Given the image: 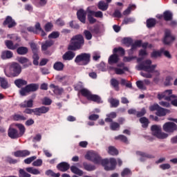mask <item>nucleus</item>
<instances>
[{
  "mask_svg": "<svg viewBox=\"0 0 177 177\" xmlns=\"http://www.w3.org/2000/svg\"><path fill=\"white\" fill-rule=\"evenodd\" d=\"M49 111V107L47 106H41L39 108H35L33 109H31L30 108H26L24 113L25 114H34L35 115L41 116L42 114H46Z\"/></svg>",
  "mask_w": 177,
  "mask_h": 177,
  "instance_id": "nucleus-7",
  "label": "nucleus"
},
{
  "mask_svg": "<svg viewBox=\"0 0 177 177\" xmlns=\"http://www.w3.org/2000/svg\"><path fill=\"white\" fill-rule=\"evenodd\" d=\"M17 60L20 63V64H24L23 68H27L30 67V66H32V64L31 63V62H30V59H28V58L27 57H18L17 58Z\"/></svg>",
  "mask_w": 177,
  "mask_h": 177,
  "instance_id": "nucleus-14",
  "label": "nucleus"
},
{
  "mask_svg": "<svg viewBox=\"0 0 177 177\" xmlns=\"http://www.w3.org/2000/svg\"><path fill=\"white\" fill-rule=\"evenodd\" d=\"M74 88H75V91H79L80 93H81V91L85 89V88H83L84 86H82V83L81 82L77 83L76 85H75Z\"/></svg>",
  "mask_w": 177,
  "mask_h": 177,
  "instance_id": "nucleus-61",
  "label": "nucleus"
},
{
  "mask_svg": "<svg viewBox=\"0 0 177 177\" xmlns=\"http://www.w3.org/2000/svg\"><path fill=\"white\" fill-rule=\"evenodd\" d=\"M110 103L112 107H118L120 106V101L118 100H115L114 98H111L110 100Z\"/></svg>",
  "mask_w": 177,
  "mask_h": 177,
  "instance_id": "nucleus-53",
  "label": "nucleus"
},
{
  "mask_svg": "<svg viewBox=\"0 0 177 177\" xmlns=\"http://www.w3.org/2000/svg\"><path fill=\"white\" fill-rule=\"evenodd\" d=\"M42 104L44 106H50L52 104V100L46 97L43 100Z\"/></svg>",
  "mask_w": 177,
  "mask_h": 177,
  "instance_id": "nucleus-58",
  "label": "nucleus"
},
{
  "mask_svg": "<svg viewBox=\"0 0 177 177\" xmlns=\"http://www.w3.org/2000/svg\"><path fill=\"white\" fill-rule=\"evenodd\" d=\"M31 154V152L27 149L25 150H19L15 152H14L15 157H28V156H30Z\"/></svg>",
  "mask_w": 177,
  "mask_h": 177,
  "instance_id": "nucleus-20",
  "label": "nucleus"
},
{
  "mask_svg": "<svg viewBox=\"0 0 177 177\" xmlns=\"http://www.w3.org/2000/svg\"><path fill=\"white\" fill-rule=\"evenodd\" d=\"M35 160H37V156H34L30 158H27L24 161L25 164H31L32 161H35Z\"/></svg>",
  "mask_w": 177,
  "mask_h": 177,
  "instance_id": "nucleus-60",
  "label": "nucleus"
},
{
  "mask_svg": "<svg viewBox=\"0 0 177 177\" xmlns=\"http://www.w3.org/2000/svg\"><path fill=\"white\" fill-rule=\"evenodd\" d=\"M168 113V109H165L161 106H159L158 111L156 112V115L158 117H165Z\"/></svg>",
  "mask_w": 177,
  "mask_h": 177,
  "instance_id": "nucleus-29",
  "label": "nucleus"
},
{
  "mask_svg": "<svg viewBox=\"0 0 177 177\" xmlns=\"http://www.w3.org/2000/svg\"><path fill=\"white\" fill-rule=\"evenodd\" d=\"M3 26L4 27H8V28H13L17 26L16 21L10 16H7L3 22Z\"/></svg>",
  "mask_w": 177,
  "mask_h": 177,
  "instance_id": "nucleus-13",
  "label": "nucleus"
},
{
  "mask_svg": "<svg viewBox=\"0 0 177 177\" xmlns=\"http://www.w3.org/2000/svg\"><path fill=\"white\" fill-rule=\"evenodd\" d=\"M83 34L85 36L86 39H87L88 41L92 39V33L91 32V31L88 30H84Z\"/></svg>",
  "mask_w": 177,
  "mask_h": 177,
  "instance_id": "nucleus-52",
  "label": "nucleus"
},
{
  "mask_svg": "<svg viewBox=\"0 0 177 177\" xmlns=\"http://www.w3.org/2000/svg\"><path fill=\"white\" fill-rule=\"evenodd\" d=\"M17 53L21 55H27L28 53V48L24 46L19 47L17 49Z\"/></svg>",
  "mask_w": 177,
  "mask_h": 177,
  "instance_id": "nucleus-34",
  "label": "nucleus"
},
{
  "mask_svg": "<svg viewBox=\"0 0 177 177\" xmlns=\"http://www.w3.org/2000/svg\"><path fill=\"white\" fill-rule=\"evenodd\" d=\"M53 68L56 71H63L64 70V64L62 62H57L54 64Z\"/></svg>",
  "mask_w": 177,
  "mask_h": 177,
  "instance_id": "nucleus-30",
  "label": "nucleus"
},
{
  "mask_svg": "<svg viewBox=\"0 0 177 177\" xmlns=\"http://www.w3.org/2000/svg\"><path fill=\"white\" fill-rule=\"evenodd\" d=\"M175 98H176V95H172V90H166L163 93L158 94V99L159 100L164 99L167 102H171V100H174Z\"/></svg>",
  "mask_w": 177,
  "mask_h": 177,
  "instance_id": "nucleus-10",
  "label": "nucleus"
},
{
  "mask_svg": "<svg viewBox=\"0 0 177 177\" xmlns=\"http://www.w3.org/2000/svg\"><path fill=\"white\" fill-rule=\"evenodd\" d=\"M30 48L32 50V53H38V46L35 43L30 44Z\"/></svg>",
  "mask_w": 177,
  "mask_h": 177,
  "instance_id": "nucleus-55",
  "label": "nucleus"
},
{
  "mask_svg": "<svg viewBox=\"0 0 177 177\" xmlns=\"http://www.w3.org/2000/svg\"><path fill=\"white\" fill-rule=\"evenodd\" d=\"M132 174V171H131V169H128V168H125L121 173V176L122 177H125V176H128V175H131Z\"/></svg>",
  "mask_w": 177,
  "mask_h": 177,
  "instance_id": "nucleus-54",
  "label": "nucleus"
},
{
  "mask_svg": "<svg viewBox=\"0 0 177 177\" xmlns=\"http://www.w3.org/2000/svg\"><path fill=\"white\" fill-rule=\"evenodd\" d=\"M115 140H120V142H122L123 143H128V138L124 135H119L116 137H115Z\"/></svg>",
  "mask_w": 177,
  "mask_h": 177,
  "instance_id": "nucleus-46",
  "label": "nucleus"
},
{
  "mask_svg": "<svg viewBox=\"0 0 177 177\" xmlns=\"http://www.w3.org/2000/svg\"><path fill=\"white\" fill-rule=\"evenodd\" d=\"M60 37V33L59 32H53L48 35V38H52L53 39H56Z\"/></svg>",
  "mask_w": 177,
  "mask_h": 177,
  "instance_id": "nucleus-59",
  "label": "nucleus"
},
{
  "mask_svg": "<svg viewBox=\"0 0 177 177\" xmlns=\"http://www.w3.org/2000/svg\"><path fill=\"white\" fill-rule=\"evenodd\" d=\"M163 19L165 21H172L174 15L169 10H166L163 12Z\"/></svg>",
  "mask_w": 177,
  "mask_h": 177,
  "instance_id": "nucleus-25",
  "label": "nucleus"
},
{
  "mask_svg": "<svg viewBox=\"0 0 177 177\" xmlns=\"http://www.w3.org/2000/svg\"><path fill=\"white\" fill-rule=\"evenodd\" d=\"M19 106L21 109H31L34 106V100H32V99L25 100L24 102L21 103Z\"/></svg>",
  "mask_w": 177,
  "mask_h": 177,
  "instance_id": "nucleus-21",
  "label": "nucleus"
},
{
  "mask_svg": "<svg viewBox=\"0 0 177 177\" xmlns=\"http://www.w3.org/2000/svg\"><path fill=\"white\" fill-rule=\"evenodd\" d=\"M75 57V53L73 52L71 50L66 51L63 55L62 59L65 61L73 60Z\"/></svg>",
  "mask_w": 177,
  "mask_h": 177,
  "instance_id": "nucleus-19",
  "label": "nucleus"
},
{
  "mask_svg": "<svg viewBox=\"0 0 177 177\" xmlns=\"http://www.w3.org/2000/svg\"><path fill=\"white\" fill-rule=\"evenodd\" d=\"M38 89H39V84L31 83L26 84L25 87L21 88L19 91V93L21 96H26L27 93H30V92H37Z\"/></svg>",
  "mask_w": 177,
  "mask_h": 177,
  "instance_id": "nucleus-9",
  "label": "nucleus"
},
{
  "mask_svg": "<svg viewBox=\"0 0 177 177\" xmlns=\"http://www.w3.org/2000/svg\"><path fill=\"white\" fill-rule=\"evenodd\" d=\"M21 66L17 62H12L9 67L10 73L5 71L6 77H19L21 74Z\"/></svg>",
  "mask_w": 177,
  "mask_h": 177,
  "instance_id": "nucleus-3",
  "label": "nucleus"
},
{
  "mask_svg": "<svg viewBox=\"0 0 177 177\" xmlns=\"http://www.w3.org/2000/svg\"><path fill=\"white\" fill-rule=\"evenodd\" d=\"M0 86H1L3 89H8V88H9V83L5 77H0Z\"/></svg>",
  "mask_w": 177,
  "mask_h": 177,
  "instance_id": "nucleus-37",
  "label": "nucleus"
},
{
  "mask_svg": "<svg viewBox=\"0 0 177 177\" xmlns=\"http://www.w3.org/2000/svg\"><path fill=\"white\" fill-rule=\"evenodd\" d=\"M80 92L82 96L86 97L87 100L95 102V103H100V102H102V98L99 95L96 94H92V93L86 88L81 90Z\"/></svg>",
  "mask_w": 177,
  "mask_h": 177,
  "instance_id": "nucleus-6",
  "label": "nucleus"
},
{
  "mask_svg": "<svg viewBox=\"0 0 177 177\" xmlns=\"http://www.w3.org/2000/svg\"><path fill=\"white\" fill-rule=\"evenodd\" d=\"M136 86L138 89H142V91H146V87L144 84V82L141 80H138L136 82Z\"/></svg>",
  "mask_w": 177,
  "mask_h": 177,
  "instance_id": "nucleus-51",
  "label": "nucleus"
},
{
  "mask_svg": "<svg viewBox=\"0 0 177 177\" xmlns=\"http://www.w3.org/2000/svg\"><path fill=\"white\" fill-rule=\"evenodd\" d=\"M71 171L73 174H75V175H77L78 176H82V175H84V171L80 169L77 166H71Z\"/></svg>",
  "mask_w": 177,
  "mask_h": 177,
  "instance_id": "nucleus-28",
  "label": "nucleus"
},
{
  "mask_svg": "<svg viewBox=\"0 0 177 177\" xmlns=\"http://www.w3.org/2000/svg\"><path fill=\"white\" fill-rule=\"evenodd\" d=\"M35 27L36 30H37L38 33L41 32V37H46V32H45V30L42 29V27H41V24H39V22H37L35 24Z\"/></svg>",
  "mask_w": 177,
  "mask_h": 177,
  "instance_id": "nucleus-42",
  "label": "nucleus"
},
{
  "mask_svg": "<svg viewBox=\"0 0 177 177\" xmlns=\"http://www.w3.org/2000/svg\"><path fill=\"white\" fill-rule=\"evenodd\" d=\"M139 121L141 124H142V127L145 129L149 127V124H150L149 119L146 117L140 118Z\"/></svg>",
  "mask_w": 177,
  "mask_h": 177,
  "instance_id": "nucleus-39",
  "label": "nucleus"
},
{
  "mask_svg": "<svg viewBox=\"0 0 177 177\" xmlns=\"http://www.w3.org/2000/svg\"><path fill=\"white\" fill-rule=\"evenodd\" d=\"M160 109V105L158 104H153L149 106V111H158Z\"/></svg>",
  "mask_w": 177,
  "mask_h": 177,
  "instance_id": "nucleus-62",
  "label": "nucleus"
},
{
  "mask_svg": "<svg viewBox=\"0 0 177 177\" xmlns=\"http://www.w3.org/2000/svg\"><path fill=\"white\" fill-rule=\"evenodd\" d=\"M19 177H31V174H28L24 169H20L19 170Z\"/></svg>",
  "mask_w": 177,
  "mask_h": 177,
  "instance_id": "nucleus-47",
  "label": "nucleus"
},
{
  "mask_svg": "<svg viewBox=\"0 0 177 177\" xmlns=\"http://www.w3.org/2000/svg\"><path fill=\"white\" fill-rule=\"evenodd\" d=\"M77 17L78 20L85 24L86 23V12L84 9H80L77 12Z\"/></svg>",
  "mask_w": 177,
  "mask_h": 177,
  "instance_id": "nucleus-15",
  "label": "nucleus"
},
{
  "mask_svg": "<svg viewBox=\"0 0 177 177\" xmlns=\"http://www.w3.org/2000/svg\"><path fill=\"white\" fill-rule=\"evenodd\" d=\"M26 172L32 174V175H39V174H41V171H39V170L34 167H26Z\"/></svg>",
  "mask_w": 177,
  "mask_h": 177,
  "instance_id": "nucleus-40",
  "label": "nucleus"
},
{
  "mask_svg": "<svg viewBox=\"0 0 177 177\" xmlns=\"http://www.w3.org/2000/svg\"><path fill=\"white\" fill-rule=\"evenodd\" d=\"M54 42L52 40H46L41 44V50H48V48H50L53 45Z\"/></svg>",
  "mask_w": 177,
  "mask_h": 177,
  "instance_id": "nucleus-32",
  "label": "nucleus"
},
{
  "mask_svg": "<svg viewBox=\"0 0 177 177\" xmlns=\"http://www.w3.org/2000/svg\"><path fill=\"white\" fill-rule=\"evenodd\" d=\"M57 170L61 171V172H67V171L70 169V164L66 162H62L57 165Z\"/></svg>",
  "mask_w": 177,
  "mask_h": 177,
  "instance_id": "nucleus-18",
  "label": "nucleus"
},
{
  "mask_svg": "<svg viewBox=\"0 0 177 177\" xmlns=\"http://www.w3.org/2000/svg\"><path fill=\"white\" fill-rule=\"evenodd\" d=\"M156 24H157V21L154 18H149L147 20V28H153L156 27Z\"/></svg>",
  "mask_w": 177,
  "mask_h": 177,
  "instance_id": "nucleus-31",
  "label": "nucleus"
},
{
  "mask_svg": "<svg viewBox=\"0 0 177 177\" xmlns=\"http://www.w3.org/2000/svg\"><path fill=\"white\" fill-rule=\"evenodd\" d=\"M89 30L93 34H99V32H100V26L96 24L94 25L93 27L89 28Z\"/></svg>",
  "mask_w": 177,
  "mask_h": 177,
  "instance_id": "nucleus-45",
  "label": "nucleus"
},
{
  "mask_svg": "<svg viewBox=\"0 0 177 177\" xmlns=\"http://www.w3.org/2000/svg\"><path fill=\"white\" fill-rule=\"evenodd\" d=\"M83 167H84V169H85V171H88V172L95 171V169H96V166L93 165L88 164L86 162H83Z\"/></svg>",
  "mask_w": 177,
  "mask_h": 177,
  "instance_id": "nucleus-33",
  "label": "nucleus"
},
{
  "mask_svg": "<svg viewBox=\"0 0 177 177\" xmlns=\"http://www.w3.org/2000/svg\"><path fill=\"white\" fill-rule=\"evenodd\" d=\"M85 158L88 160V161H92L94 164H97L102 165L105 171H114L117 165V160L114 158H111L109 159H102L100 155L95 151L88 152Z\"/></svg>",
  "mask_w": 177,
  "mask_h": 177,
  "instance_id": "nucleus-1",
  "label": "nucleus"
},
{
  "mask_svg": "<svg viewBox=\"0 0 177 177\" xmlns=\"http://www.w3.org/2000/svg\"><path fill=\"white\" fill-rule=\"evenodd\" d=\"M156 67H157L156 64L146 66L144 64H141L140 65V70H143V71H146V73H154V70H156Z\"/></svg>",
  "mask_w": 177,
  "mask_h": 177,
  "instance_id": "nucleus-16",
  "label": "nucleus"
},
{
  "mask_svg": "<svg viewBox=\"0 0 177 177\" xmlns=\"http://www.w3.org/2000/svg\"><path fill=\"white\" fill-rule=\"evenodd\" d=\"M85 44L82 35H76L71 39V44L68 46V50H80Z\"/></svg>",
  "mask_w": 177,
  "mask_h": 177,
  "instance_id": "nucleus-2",
  "label": "nucleus"
},
{
  "mask_svg": "<svg viewBox=\"0 0 177 177\" xmlns=\"http://www.w3.org/2000/svg\"><path fill=\"white\" fill-rule=\"evenodd\" d=\"M137 154L138 156H140V161H146V158H154V156L153 155H150L149 153H146L145 152L142 151H137Z\"/></svg>",
  "mask_w": 177,
  "mask_h": 177,
  "instance_id": "nucleus-24",
  "label": "nucleus"
},
{
  "mask_svg": "<svg viewBox=\"0 0 177 177\" xmlns=\"http://www.w3.org/2000/svg\"><path fill=\"white\" fill-rule=\"evenodd\" d=\"M1 57L2 60H8V59H12L13 57V53L10 50H3L1 52Z\"/></svg>",
  "mask_w": 177,
  "mask_h": 177,
  "instance_id": "nucleus-22",
  "label": "nucleus"
},
{
  "mask_svg": "<svg viewBox=\"0 0 177 177\" xmlns=\"http://www.w3.org/2000/svg\"><path fill=\"white\" fill-rule=\"evenodd\" d=\"M151 131L153 136H155L157 139H167L169 136L168 133L162 132L161 127L157 124H153L151 127Z\"/></svg>",
  "mask_w": 177,
  "mask_h": 177,
  "instance_id": "nucleus-8",
  "label": "nucleus"
},
{
  "mask_svg": "<svg viewBox=\"0 0 177 177\" xmlns=\"http://www.w3.org/2000/svg\"><path fill=\"white\" fill-rule=\"evenodd\" d=\"M162 129L167 133H174L177 131V125L174 122H167L163 124Z\"/></svg>",
  "mask_w": 177,
  "mask_h": 177,
  "instance_id": "nucleus-11",
  "label": "nucleus"
},
{
  "mask_svg": "<svg viewBox=\"0 0 177 177\" xmlns=\"http://www.w3.org/2000/svg\"><path fill=\"white\" fill-rule=\"evenodd\" d=\"M15 85L18 88H21L22 86H27V81L23 79H17L14 81Z\"/></svg>",
  "mask_w": 177,
  "mask_h": 177,
  "instance_id": "nucleus-27",
  "label": "nucleus"
},
{
  "mask_svg": "<svg viewBox=\"0 0 177 177\" xmlns=\"http://www.w3.org/2000/svg\"><path fill=\"white\" fill-rule=\"evenodd\" d=\"M146 113H147L146 109L142 108L140 111H137L136 117L138 118H140V117H141V118H142L143 117V115H145L146 114Z\"/></svg>",
  "mask_w": 177,
  "mask_h": 177,
  "instance_id": "nucleus-56",
  "label": "nucleus"
},
{
  "mask_svg": "<svg viewBox=\"0 0 177 177\" xmlns=\"http://www.w3.org/2000/svg\"><path fill=\"white\" fill-rule=\"evenodd\" d=\"M135 19L131 17H126L123 20V24H129V23H133Z\"/></svg>",
  "mask_w": 177,
  "mask_h": 177,
  "instance_id": "nucleus-63",
  "label": "nucleus"
},
{
  "mask_svg": "<svg viewBox=\"0 0 177 177\" xmlns=\"http://www.w3.org/2000/svg\"><path fill=\"white\" fill-rule=\"evenodd\" d=\"M33 167H41L42 165V160L41 159H37L32 162Z\"/></svg>",
  "mask_w": 177,
  "mask_h": 177,
  "instance_id": "nucleus-64",
  "label": "nucleus"
},
{
  "mask_svg": "<svg viewBox=\"0 0 177 177\" xmlns=\"http://www.w3.org/2000/svg\"><path fill=\"white\" fill-rule=\"evenodd\" d=\"M110 128L111 131H117V129H120V124L117 122H112L110 124Z\"/></svg>",
  "mask_w": 177,
  "mask_h": 177,
  "instance_id": "nucleus-50",
  "label": "nucleus"
},
{
  "mask_svg": "<svg viewBox=\"0 0 177 177\" xmlns=\"http://www.w3.org/2000/svg\"><path fill=\"white\" fill-rule=\"evenodd\" d=\"M113 54L109 58V64H115L118 63L120 58H118V55L115 53H119L120 55H122V56H124V55H125V50L122 47L115 48H113Z\"/></svg>",
  "mask_w": 177,
  "mask_h": 177,
  "instance_id": "nucleus-5",
  "label": "nucleus"
},
{
  "mask_svg": "<svg viewBox=\"0 0 177 177\" xmlns=\"http://www.w3.org/2000/svg\"><path fill=\"white\" fill-rule=\"evenodd\" d=\"M122 44H124V45H126L127 48H129V46H131L132 44H133V39H132V38L131 37H124L122 39Z\"/></svg>",
  "mask_w": 177,
  "mask_h": 177,
  "instance_id": "nucleus-41",
  "label": "nucleus"
},
{
  "mask_svg": "<svg viewBox=\"0 0 177 177\" xmlns=\"http://www.w3.org/2000/svg\"><path fill=\"white\" fill-rule=\"evenodd\" d=\"M136 9V6H135L134 4L133 5H129V7L127 8V10H125L123 12V15L124 16H127L128 15L131 14V12H132V10H135Z\"/></svg>",
  "mask_w": 177,
  "mask_h": 177,
  "instance_id": "nucleus-43",
  "label": "nucleus"
},
{
  "mask_svg": "<svg viewBox=\"0 0 177 177\" xmlns=\"http://www.w3.org/2000/svg\"><path fill=\"white\" fill-rule=\"evenodd\" d=\"M174 80V77H172V76L171 75H168L166 77L164 84L165 86H169L171 85H172V84L171 83V81Z\"/></svg>",
  "mask_w": 177,
  "mask_h": 177,
  "instance_id": "nucleus-49",
  "label": "nucleus"
},
{
  "mask_svg": "<svg viewBox=\"0 0 177 177\" xmlns=\"http://www.w3.org/2000/svg\"><path fill=\"white\" fill-rule=\"evenodd\" d=\"M12 120H14V121H26L27 118L23 115L15 113L12 115Z\"/></svg>",
  "mask_w": 177,
  "mask_h": 177,
  "instance_id": "nucleus-38",
  "label": "nucleus"
},
{
  "mask_svg": "<svg viewBox=\"0 0 177 177\" xmlns=\"http://www.w3.org/2000/svg\"><path fill=\"white\" fill-rule=\"evenodd\" d=\"M53 28V24L52 23L48 22L44 26V30L46 31V32H49V31H51L52 28Z\"/></svg>",
  "mask_w": 177,
  "mask_h": 177,
  "instance_id": "nucleus-57",
  "label": "nucleus"
},
{
  "mask_svg": "<svg viewBox=\"0 0 177 177\" xmlns=\"http://www.w3.org/2000/svg\"><path fill=\"white\" fill-rule=\"evenodd\" d=\"M75 63L78 66H88L91 63V53H82L77 55Z\"/></svg>",
  "mask_w": 177,
  "mask_h": 177,
  "instance_id": "nucleus-4",
  "label": "nucleus"
},
{
  "mask_svg": "<svg viewBox=\"0 0 177 177\" xmlns=\"http://www.w3.org/2000/svg\"><path fill=\"white\" fill-rule=\"evenodd\" d=\"M163 52L164 48H160L159 51L153 50L151 54V57H152V59H157V57H160Z\"/></svg>",
  "mask_w": 177,
  "mask_h": 177,
  "instance_id": "nucleus-35",
  "label": "nucleus"
},
{
  "mask_svg": "<svg viewBox=\"0 0 177 177\" xmlns=\"http://www.w3.org/2000/svg\"><path fill=\"white\" fill-rule=\"evenodd\" d=\"M17 127H18L19 129V138L24 135V133L26 132V127L22 124H17Z\"/></svg>",
  "mask_w": 177,
  "mask_h": 177,
  "instance_id": "nucleus-48",
  "label": "nucleus"
},
{
  "mask_svg": "<svg viewBox=\"0 0 177 177\" xmlns=\"http://www.w3.org/2000/svg\"><path fill=\"white\" fill-rule=\"evenodd\" d=\"M5 45L8 48V49H10L11 50H15V49H17L19 46V44H14L12 40H6Z\"/></svg>",
  "mask_w": 177,
  "mask_h": 177,
  "instance_id": "nucleus-23",
  "label": "nucleus"
},
{
  "mask_svg": "<svg viewBox=\"0 0 177 177\" xmlns=\"http://www.w3.org/2000/svg\"><path fill=\"white\" fill-rule=\"evenodd\" d=\"M110 84L113 89H115V91H116L117 92L120 91V82L117 79H111Z\"/></svg>",
  "mask_w": 177,
  "mask_h": 177,
  "instance_id": "nucleus-26",
  "label": "nucleus"
},
{
  "mask_svg": "<svg viewBox=\"0 0 177 177\" xmlns=\"http://www.w3.org/2000/svg\"><path fill=\"white\" fill-rule=\"evenodd\" d=\"M98 9H100V10H102V12H105V10L109 9V3L104 1H100L98 3Z\"/></svg>",
  "mask_w": 177,
  "mask_h": 177,
  "instance_id": "nucleus-36",
  "label": "nucleus"
},
{
  "mask_svg": "<svg viewBox=\"0 0 177 177\" xmlns=\"http://www.w3.org/2000/svg\"><path fill=\"white\" fill-rule=\"evenodd\" d=\"M108 153L111 154V156H118V151L113 146L109 147Z\"/></svg>",
  "mask_w": 177,
  "mask_h": 177,
  "instance_id": "nucleus-44",
  "label": "nucleus"
},
{
  "mask_svg": "<svg viewBox=\"0 0 177 177\" xmlns=\"http://www.w3.org/2000/svg\"><path fill=\"white\" fill-rule=\"evenodd\" d=\"M8 135L11 139H18V138H20L19 131L15 128H10L8 131Z\"/></svg>",
  "mask_w": 177,
  "mask_h": 177,
  "instance_id": "nucleus-17",
  "label": "nucleus"
},
{
  "mask_svg": "<svg viewBox=\"0 0 177 177\" xmlns=\"http://www.w3.org/2000/svg\"><path fill=\"white\" fill-rule=\"evenodd\" d=\"M175 40V37L172 36L171 30L169 29H165V37L163 39L164 45H171L172 42Z\"/></svg>",
  "mask_w": 177,
  "mask_h": 177,
  "instance_id": "nucleus-12",
  "label": "nucleus"
}]
</instances>
